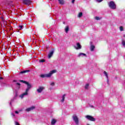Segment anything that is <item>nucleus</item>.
Returning a JSON list of instances; mask_svg holds the SVG:
<instances>
[{
	"instance_id": "f257e3e1",
	"label": "nucleus",
	"mask_w": 125,
	"mask_h": 125,
	"mask_svg": "<svg viewBox=\"0 0 125 125\" xmlns=\"http://www.w3.org/2000/svg\"><path fill=\"white\" fill-rule=\"evenodd\" d=\"M57 71L55 69L51 71L48 74H41L40 75L41 78H50L53 74H55Z\"/></svg>"
},
{
	"instance_id": "f03ea898",
	"label": "nucleus",
	"mask_w": 125,
	"mask_h": 125,
	"mask_svg": "<svg viewBox=\"0 0 125 125\" xmlns=\"http://www.w3.org/2000/svg\"><path fill=\"white\" fill-rule=\"evenodd\" d=\"M72 120L73 122L75 123V125H80V120H79V118L78 117V116H77V115L74 114L72 116Z\"/></svg>"
},
{
	"instance_id": "7ed1b4c3",
	"label": "nucleus",
	"mask_w": 125,
	"mask_h": 125,
	"mask_svg": "<svg viewBox=\"0 0 125 125\" xmlns=\"http://www.w3.org/2000/svg\"><path fill=\"white\" fill-rule=\"evenodd\" d=\"M109 7L111 9H116V4H115V2L111 1L108 3Z\"/></svg>"
},
{
	"instance_id": "20e7f679",
	"label": "nucleus",
	"mask_w": 125,
	"mask_h": 125,
	"mask_svg": "<svg viewBox=\"0 0 125 125\" xmlns=\"http://www.w3.org/2000/svg\"><path fill=\"white\" fill-rule=\"evenodd\" d=\"M85 118L88 120V121H91V122H95V118L90 115H86L85 116Z\"/></svg>"
},
{
	"instance_id": "39448f33",
	"label": "nucleus",
	"mask_w": 125,
	"mask_h": 125,
	"mask_svg": "<svg viewBox=\"0 0 125 125\" xmlns=\"http://www.w3.org/2000/svg\"><path fill=\"white\" fill-rule=\"evenodd\" d=\"M28 94H29V93H28V92L25 91V92L24 93H23L22 94L20 95L19 96V97H20V98H21V99H23L25 97V96H27V95Z\"/></svg>"
},
{
	"instance_id": "423d86ee",
	"label": "nucleus",
	"mask_w": 125,
	"mask_h": 125,
	"mask_svg": "<svg viewBox=\"0 0 125 125\" xmlns=\"http://www.w3.org/2000/svg\"><path fill=\"white\" fill-rule=\"evenodd\" d=\"M25 84L27 85V88L26 89L25 91L28 92L29 90L32 88V84H31L29 82H27Z\"/></svg>"
},
{
	"instance_id": "0eeeda50",
	"label": "nucleus",
	"mask_w": 125,
	"mask_h": 125,
	"mask_svg": "<svg viewBox=\"0 0 125 125\" xmlns=\"http://www.w3.org/2000/svg\"><path fill=\"white\" fill-rule=\"evenodd\" d=\"M44 87L43 86H40L39 88L37 90V92L38 93H41L42 92V91L44 89Z\"/></svg>"
},
{
	"instance_id": "6e6552de",
	"label": "nucleus",
	"mask_w": 125,
	"mask_h": 125,
	"mask_svg": "<svg viewBox=\"0 0 125 125\" xmlns=\"http://www.w3.org/2000/svg\"><path fill=\"white\" fill-rule=\"evenodd\" d=\"M23 2L26 5H30L31 4V0H23Z\"/></svg>"
},
{
	"instance_id": "1a4fd4ad",
	"label": "nucleus",
	"mask_w": 125,
	"mask_h": 125,
	"mask_svg": "<svg viewBox=\"0 0 125 125\" xmlns=\"http://www.w3.org/2000/svg\"><path fill=\"white\" fill-rule=\"evenodd\" d=\"M74 48L75 49H82V45H81V44L80 43H77L76 44V46H74Z\"/></svg>"
},
{
	"instance_id": "9d476101",
	"label": "nucleus",
	"mask_w": 125,
	"mask_h": 125,
	"mask_svg": "<svg viewBox=\"0 0 125 125\" xmlns=\"http://www.w3.org/2000/svg\"><path fill=\"white\" fill-rule=\"evenodd\" d=\"M35 108H36L35 106H32L29 108H26L25 109V111L26 112H30V111H32V110H34V109H35Z\"/></svg>"
},
{
	"instance_id": "9b49d317",
	"label": "nucleus",
	"mask_w": 125,
	"mask_h": 125,
	"mask_svg": "<svg viewBox=\"0 0 125 125\" xmlns=\"http://www.w3.org/2000/svg\"><path fill=\"white\" fill-rule=\"evenodd\" d=\"M53 53H54V50H52L49 52V53L48 55V57L49 59H50V58H51V57H52V55H53Z\"/></svg>"
},
{
	"instance_id": "f8f14e48",
	"label": "nucleus",
	"mask_w": 125,
	"mask_h": 125,
	"mask_svg": "<svg viewBox=\"0 0 125 125\" xmlns=\"http://www.w3.org/2000/svg\"><path fill=\"white\" fill-rule=\"evenodd\" d=\"M18 96V95L17 94V93H16V94L15 95L14 97L11 100V102L10 103V105H11V103L13 102L14 101V100H15V99H16V98H17Z\"/></svg>"
},
{
	"instance_id": "ddd939ff",
	"label": "nucleus",
	"mask_w": 125,
	"mask_h": 125,
	"mask_svg": "<svg viewBox=\"0 0 125 125\" xmlns=\"http://www.w3.org/2000/svg\"><path fill=\"white\" fill-rule=\"evenodd\" d=\"M90 44L91 45L90 50L91 51H93V50H94V49L95 48V46L94 45H92V42H90Z\"/></svg>"
},
{
	"instance_id": "4468645a",
	"label": "nucleus",
	"mask_w": 125,
	"mask_h": 125,
	"mask_svg": "<svg viewBox=\"0 0 125 125\" xmlns=\"http://www.w3.org/2000/svg\"><path fill=\"white\" fill-rule=\"evenodd\" d=\"M83 56H85V57H86V54L83 53H80L78 55V57H83Z\"/></svg>"
},
{
	"instance_id": "2eb2a0df",
	"label": "nucleus",
	"mask_w": 125,
	"mask_h": 125,
	"mask_svg": "<svg viewBox=\"0 0 125 125\" xmlns=\"http://www.w3.org/2000/svg\"><path fill=\"white\" fill-rule=\"evenodd\" d=\"M29 72H30V70H23L21 71L20 72V74H25V73H29Z\"/></svg>"
},
{
	"instance_id": "dca6fc26",
	"label": "nucleus",
	"mask_w": 125,
	"mask_h": 125,
	"mask_svg": "<svg viewBox=\"0 0 125 125\" xmlns=\"http://www.w3.org/2000/svg\"><path fill=\"white\" fill-rule=\"evenodd\" d=\"M51 124L52 125H55L56 124V120L55 119H52Z\"/></svg>"
},
{
	"instance_id": "f3484780",
	"label": "nucleus",
	"mask_w": 125,
	"mask_h": 125,
	"mask_svg": "<svg viewBox=\"0 0 125 125\" xmlns=\"http://www.w3.org/2000/svg\"><path fill=\"white\" fill-rule=\"evenodd\" d=\"M60 4L63 5L64 4V0H58Z\"/></svg>"
},
{
	"instance_id": "a211bd4d",
	"label": "nucleus",
	"mask_w": 125,
	"mask_h": 125,
	"mask_svg": "<svg viewBox=\"0 0 125 125\" xmlns=\"http://www.w3.org/2000/svg\"><path fill=\"white\" fill-rule=\"evenodd\" d=\"M104 76H105V77L107 80V82H109V80H108V74L106 73V71L104 72Z\"/></svg>"
},
{
	"instance_id": "6ab92c4d",
	"label": "nucleus",
	"mask_w": 125,
	"mask_h": 125,
	"mask_svg": "<svg viewBox=\"0 0 125 125\" xmlns=\"http://www.w3.org/2000/svg\"><path fill=\"white\" fill-rule=\"evenodd\" d=\"M66 95H63L62 96V100H61V102H64V100H65V96Z\"/></svg>"
},
{
	"instance_id": "aec40b11",
	"label": "nucleus",
	"mask_w": 125,
	"mask_h": 125,
	"mask_svg": "<svg viewBox=\"0 0 125 125\" xmlns=\"http://www.w3.org/2000/svg\"><path fill=\"white\" fill-rule=\"evenodd\" d=\"M11 3H12V1H10V2H8V4H6V5H8L9 6H13V4H12Z\"/></svg>"
},
{
	"instance_id": "412c9836",
	"label": "nucleus",
	"mask_w": 125,
	"mask_h": 125,
	"mask_svg": "<svg viewBox=\"0 0 125 125\" xmlns=\"http://www.w3.org/2000/svg\"><path fill=\"white\" fill-rule=\"evenodd\" d=\"M15 85H18V88H20V85H21V84H20V83H15Z\"/></svg>"
},
{
	"instance_id": "4be33fe9",
	"label": "nucleus",
	"mask_w": 125,
	"mask_h": 125,
	"mask_svg": "<svg viewBox=\"0 0 125 125\" xmlns=\"http://www.w3.org/2000/svg\"><path fill=\"white\" fill-rule=\"evenodd\" d=\"M89 86V84L86 83L85 85V89H88Z\"/></svg>"
},
{
	"instance_id": "5701e85b",
	"label": "nucleus",
	"mask_w": 125,
	"mask_h": 125,
	"mask_svg": "<svg viewBox=\"0 0 125 125\" xmlns=\"http://www.w3.org/2000/svg\"><path fill=\"white\" fill-rule=\"evenodd\" d=\"M65 33H68L69 31V26H66L65 29Z\"/></svg>"
},
{
	"instance_id": "b1692460",
	"label": "nucleus",
	"mask_w": 125,
	"mask_h": 125,
	"mask_svg": "<svg viewBox=\"0 0 125 125\" xmlns=\"http://www.w3.org/2000/svg\"><path fill=\"white\" fill-rule=\"evenodd\" d=\"M39 62H40V63H43L44 62H45V60L44 59L40 60H39Z\"/></svg>"
},
{
	"instance_id": "393cba45",
	"label": "nucleus",
	"mask_w": 125,
	"mask_h": 125,
	"mask_svg": "<svg viewBox=\"0 0 125 125\" xmlns=\"http://www.w3.org/2000/svg\"><path fill=\"white\" fill-rule=\"evenodd\" d=\"M122 45H123V46H125V40H122Z\"/></svg>"
},
{
	"instance_id": "a878e982",
	"label": "nucleus",
	"mask_w": 125,
	"mask_h": 125,
	"mask_svg": "<svg viewBox=\"0 0 125 125\" xmlns=\"http://www.w3.org/2000/svg\"><path fill=\"white\" fill-rule=\"evenodd\" d=\"M82 16H83V13L81 12L79 14L78 17L81 18Z\"/></svg>"
},
{
	"instance_id": "bb28decb",
	"label": "nucleus",
	"mask_w": 125,
	"mask_h": 125,
	"mask_svg": "<svg viewBox=\"0 0 125 125\" xmlns=\"http://www.w3.org/2000/svg\"><path fill=\"white\" fill-rule=\"evenodd\" d=\"M19 29L20 30H22L23 29V25H20V26H19Z\"/></svg>"
},
{
	"instance_id": "cd10ccee",
	"label": "nucleus",
	"mask_w": 125,
	"mask_h": 125,
	"mask_svg": "<svg viewBox=\"0 0 125 125\" xmlns=\"http://www.w3.org/2000/svg\"><path fill=\"white\" fill-rule=\"evenodd\" d=\"M20 82H21V83H25V84L27 83V82L26 81H24L23 80H20Z\"/></svg>"
},
{
	"instance_id": "c85d7f7f",
	"label": "nucleus",
	"mask_w": 125,
	"mask_h": 125,
	"mask_svg": "<svg viewBox=\"0 0 125 125\" xmlns=\"http://www.w3.org/2000/svg\"><path fill=\"white\" fill-rule=\"evenodd\" d=\"M119 29H120L121 32L124 31V27L123 26H120Z\"/></svg>"
},
{
	"instance_id": "c756f323",
	"label": "nucleus",
	"mask_w": 125,
	"mask_h": 125,
	"mask_svg": "<svg viewBox=\"0 0 125 125\" xmlns=\"http://www.w3.org/2000/svg\"><path fill=\"white\" fill-rule=\"evenodd\" d=\"M95 19H96V20H100V18H99V17H96L95 18Z\"/></svg>"
},
{
	"instance_id": "7c9ffc66",
	"label": "nucleus",
	"mask_w": 125,
	"mask_h": 125,
	"mask_svg": "<svg viewBox=\"0 0 125 125\" xmlns=\"http://www.w3.org/2000/svg\"><path fill=\"white\" fill-rule=\"evenodd\" d=\"M103 0H96L97 2H101Z\"/></svg>"
},
{
	"instance_id": "2f4dec72",
	"label": "nucleus",
	"mask_w": 125,
	"mask_h": 125,
	"mask_svg": "<svg viewBox=\"0 0 125 125\" xmlns=\"http://www.w3.org/2000/svg\"><path fill=\"white\" fill-rule=\"evenodd\" d=\"M54 84H55V83H54V82H52V83H50V85H52V86H54Z\"/></svg>"
},
{
	"instance_id": "473e14b6",
	"label": "nucleus",
	"mask_w": 125,
	"mask_h": 125,
	"mask_svg": "<svg viewBox=\"0 0 125 125\" xmlns=\"http://www.w3.org/2000/svg\"><path fill=\"white\" fill-rule=\"evenodd\" d=\"M22 111H23V109L21 108V109L19 110V113H20V112H22Z\"/></svg>"
},
{
	"instance_id": "72a5a7b5",
	"label": "nucleus",
	"mask_w": 125,
	"mask_h": 125,
	"mask_svg": "<svg viewBox=\"0 0 125 125\" xmlns=\"http://www.w3.org/2000/svg\"><path fill=\"white\" fill-rule=\"evenodd\" d=\"M15 125H20V124H19V123L15 122Z\"/></svg>"
},
{
	"instance_id": "f704fd0d",
	"label": "nucleus",
	"mask_w": 125,
	"mask_h": 125,
	"mask_svg": "<svg viewBox=\"0 0 125 125\" xmlns=\"http://www.w3.org/2000/svg\"><path fill=\"white\" fill-rule=\"evenodd\" d=\"M15 114H19V111H15Z\"/></svg>"
},
{
	"instance_id": "c9c22d12",
	"label": "nucleus",
	"mask_w": 125,
	"mask_h": 125,
	"mask_svg": "<svg viewBox=\"0 0 125 125\" xmlns=\"http://www.w3.org/2000/svg\"><path fill=\"white\" fill-rule=\"evenodd\" d=\"M11 115L13 117H15V114H14V113H11Z\"/></svg>"
},
{
	"instance_id": "e433bc0d",
	"label": "nucleus",
	"mask_w": 125,
	"mask_h": 125,
	"mask_svg": "<svg viewBox=\"0 0 125 125\" xmlns=\"http://www.w3.org/2000/svg\"><path fill=\"white\" fill-rule=\"evenodd\" d=\"M76 0H72V3H74Z\"/></svg>"
},
{
	"instance_id": "4c0bfd02",
	"label": "nucleus",
	"mask_w": 125,
	"mask_h": 125,
	"mask_svg": "<svg viewBox=\"0 0 125 125\" xmlns=\"http://www.w3.org/2000/svg\"><path fill=\"white\" fill-rule=\"evenodd\" d=\"M1 80H3V78L2 77H0V81H1Z\"/></svg>"
},
{
	"instance_id": "58836bf2",
	"label": "nucleus",
	"mask_w": 125,
	"mask_h": 125,
	"mask_svg": "<svg viewBox=\"0 0 125 125\" xmlns=\"http://www.w3.org/2000/svg\"><path fill=\"white\" fill-rule=\"evenodd\" d=\"M13 82H14V83H17V81H16V80H14V81H13Z\"/></svg>"
},
{
	"instance_id": "ea45409f",
	"label": "nucleus",
	"mask_w": 125,
	"mask_h": 125,
	"mask_svg": "<svg viewBox=\"0 0 125 125\" xmlns=\"http://www.w3.org/2000/svg\"><path fill=\"white\" fill-rule=\"evenodd\" d=\"M91 108H94V106L93 105H90Z\"/></svg>"
},
{
	"instance_id": "a19ab883",
	"label": "nucleus",
	"mask_w": 125,
	"mask_h": 125,
	"mask_svg": "<svg viewBox=\"0 0 125 125\" xmlns=\"http://www.w3.org/2000/svg\"><path fill=\"white\" fill-rule=\"evenodd\" d=\"M123 37H124V38H125V35H124L123 36Z\"/></svg>"
},
{
	"instance_id": "79ce46f5",
	"label": "nucleus",
	"mask_w": 125,
	"mask_h": 125,
	"mask_svg": "<svg viewBox=\"0 0 125 125\" xmlns=\"http://www.w3.org/2000/svg\"><path fill=\"white\" fill-rule=\"evenodd\" d=\"M87 125H89L88 124Z\"/></svg>"
}]
</instances>
